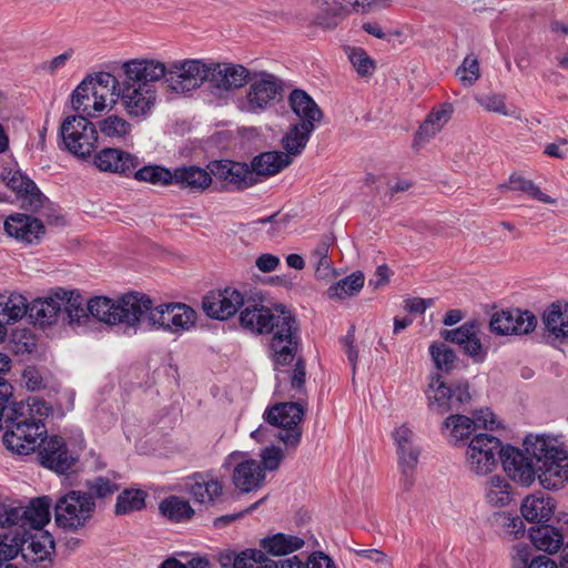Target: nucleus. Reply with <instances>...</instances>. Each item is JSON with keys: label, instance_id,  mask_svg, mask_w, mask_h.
Listing matches in <instances>:
<instances>
[{"label": "nucleus", "instance_id": "obj_17", "mask_svg": "<svg viewBox=\"0 0 568 568\" xmlns=\"http://www.w3.org/2000/svg\"><path fill=\"white\" fill-rule=\"evenodd\" d=\"M153 301L144 293L129 292L116 298L118 324L135 328L140 324L148 325L149 313Z\"/></svg>", "mask_w": 568, "mask_h": 568}, {"label": "nucleus", "instance_id": "obj_29", "mask_svg": "<svg viewBox=\"0 0 568 568\" xmlns=\"http://www.w3.org/2000/svg\"><path fill=\"white\" fill-rule=\"evenodd\" d=\"M65 290L58 288L43 298H37L29 305V316L41 326L51 325L61 316Z\"/></svg>", "mask_w": 568, "mask_h": 568}, {"label": "nucleus", "instance_id": "obj_4", "mask_svg": "<svg viewBox=\"0 0 568 568\" xmlns=\"http://www.w3.org/2000/svg\"><path fill=\"white\" fill-rule=\"evenodd\" d=\"M426 395L429 409L439 415L464 410L471 402L467 379H448L443 374L432 376Z\"/></svg>", "mask_w": 568, "mask_h": 568}, {"label": "nucleus", "instance_id": "obj_28", "mask_svg": "<svg viewBox=\"0 0 568 568\" xmlns=\"http://www.w3.org/2000/svg\"><path fill=\"white\" fill-rule=\"evenodd\" d=\"M173 185L189 193H203L212 184L211 171L197 165H182L173 170Z\"/></svg>", "mask_w": 568, "mask_h": 568}, {"label": "nucleus", "instance_id": "obj_57", "mask_svg": "<svg viewBox=\"0 0 568 568\" xmlns=\"http://www.w3.org/2000/svg\"><path fill=\"white\" fill-rule=\"evenodd\" d=\"M347 57L361 77H369L376 69L375 61L362 48H348Z\"/></svg>", "mask_w": 568, "mask_h": 568}, {"label": "nucleus", "instance_id": "obj_59", "mask_svg": "<svg viewBox=\"0 0 568 568\" xmlns=\"http://www.w3.org/2000/svg\"><path fill=\"white\" fill-rule=\"evenodd\" d=\"M100 132L111 139L126 136L131 131V124L118 115H110L99 123Z\"/></svg>", "mask_w": 568, "mask_h": 568}, {"label": "nucleus", "instance_id": "obj_23", "mask_svg": "<svg viewBox=\"0 0 568 568\" xmlns=\"http://www.w3.org/2000/svg\"><path fill=\"white\" fill-rule=\"evenodd\" d=\"M118 98L121 99L130 115L140 116L146 114L153 108L156 100V90L122 79Z\"/></svg>", "mask_w": 568, "mask_h": 568}, {"label": "nucleus", "instance_id": "obj_7", "mask_svg": "<svg viewBox=\"0 0 568 568\" xmlns=\"http://www.w3.org/2000/svg\"><path fill=\"white\" fill-rule=\"evenodd\" d=\"M210 78L209 63L199 59H185L166 64L165 88L184 94L200 88Z\"/></svg>", "mask_w": 568, "mask_h": 568}, {"label": "nucleus", "instance_id": "obj_50", "mask_svg": "<svg viewBox=\"0 0 568 568\" xmlns=\"http://www.w3.org/2000/svg\"><path fill=\"white\" fill-rule=\"evenodd\" d=\"M159 508L161 514L172 521L186 520L194 515V510L189 501L178 496H170L163 499Z\"/></svg>", "mask_w": 568, "mask_h": 568}, {"label": "nucleus", "instance_id": "obj_15", "mask_svg": "<svg viewBox=\"0 0 568 568\" xmlns=\"http://www.w3.org/2000/svg\"><path fill=\"white\" fill-rule=\"evenodd\" d=\"M251 85L246 94V101L242 110L257 113L266 110L282 92V81L270 73H262L260 79H251Z\"/></svg>", "mask_w": 568, "mask_h": 568}, {"label": "nucleus", "instance_id": "obj_12", "mask_svg": "<svg viewBox=\"0 0 568 568\" xmlns=\"http://www.w3.org/2000/svg\"><path fill=\"white\" fill-rule=\"evenodd\" d=\"M393 438L396 443L400 469L399 487L403 491H408L415 483L414 473L420 450L415 443L414 432L405 425L397 427L393 432Z\"/></svg>", "mask_w": 568, "mask_h": 568}, {"label": "nucleus", "instance_id": "obj_25", "mask_svg": "<svg viewBox=\"0 0 568 568\" xmlns=\"http://www.w3.org/2000/svg\"><path fill=\"white\" fill-rule=\"evenodd\" d=\"M4 230L9 236L28 245L38 244L44 235L43 223L22 213L9 215L4 221Z\"/></svg>", "mask_w": 568, "mask_h": 568}, {"label": "nucleus", "instance_id": "obj_42", "mask_svg": "<svg viewBox=\"0 0 568 568\" xmlns=\"http://www.w3.org/2000/svg\"><path fill=\"white\" fill-rule=\"evenodd\" d=\"M116 300L106 296H94L88 301L89 316L108 325L118 324Z\"/></svg>", "mask_w": 568, "mask_h": 568}, {"label": "nucleus", "instance_id": "obj_37", "mask_svg": "<svg viewBox=\"0 0 568 568\" xmlns=\"http://www.w3.org/2000/svg\"><path fill=\"white\" fill-rule=\"evenodd\" d=\"M312 3L320 10L314 18V24L325 30L335 29L345 17L342 0H312Z\"/></svg>", "mask_w": 568, "mask_h": 568}, {"label": "nucleus", "instance_id": "obj_33", "mask_svg": "<svg viewBox=\"0 0 568 568\" xmlns=\"http://www.w3.org/2000/svg\"><path fill=\"white\" fill-rule=\"evenodd\" d=\"M545 329L556 338L568 337V303L550 304L541 316Z\"/></svg>", "mask_w": 568, "mask_h": 568}, {"label": "nucleus", "instance_id": "obj_2", "mask_svg": "<svg viewBox=\"0 0 568 568\" xmlns=\"http://www.w3.org/2000/svg\"><path fill=\"white\" fill-rule=\"evenodd\" d=\"M1 406L0 430L4 429L6 447L18 455L33 453L39 442L47 435L43 420L52 413L51 406L37 397L29 398L27 403Z\"/></svg>", "mask_w": 568, "mask_h": 568}, {"label": "nucleus", "instance_id": "obj_34", "mask_svg": "<svg viewBox=\"0 0 568 568\" xmlns=\"http://www.w3.org/2000/svg\"><path fill=\"white\" fill-rule=\"evenodd\" d=\"M535 552L529 545H515L511 551V568H559L548 556Z\"/></svg>", "mask_w": 568, "mask_h": 568}, {"label": "nucleus", "instance_id": "obj_49", "mask_svg": "<svg viewBox=\"0 0 568 568\" xmlns=\"http://www.w3.org/2000/svg\"><path fill=\"white\" fill-rule=\"evenodd\" d=\"M364 274L362 272H354L351 275L342 278L327 290L329 298L343 300L356 295L364 285Z\"/></svg>", "mask_w": 568, "mask_h": 568}, {"label": "nucleus", "instance_id": "obj_52", "mask_svg": "<svg viewBox=\"0 0 568 568\" xmlns=\"http://www.w3.org/2000/svg\"><path fill=\"white\" fill-rule=\"evenodd\" d=\"M37 346L34 334L28 328L14 329L8 342V349L16 355L30 354Z\"/></svg>", "mask_w": 568, "mask_h": 568}, {"label": "nucleus", "instance_id": "obj_14", "mask_svg": "<svg viewBox=\"0 0 568 568\" xmlns=\"http://www.w3.org/2000/svg\"><path fill=\"white\" fill-rule=\"evenodd\" d=\"M444 427L449 430L453 440L459 442L468 438L476 429H495L498 428L496 417L488 408L476 410L474 417L452 413L443 423Z\"/></svg>", "mask_w": 568, "mask_h": 568}, {"label": "nucleus", "instance_id": "obj_6", "mask_svg": "<svg viewBox=\"0 0 568 568\" xmlns=\"http://www.w3.org/2000/svg\"><path fill=\"white\" fill-rule=\"evenodd\" d=\"M303 416V407L294 402L275 404L263 414L268 425L281 428L274 436L291 448H296L301 442L302 429L298 425Z\"/></svg>", "mask_w": 568, "mask_h": 568}, {"label": "nucleus", "instance_id": "obj_22", "mask_svg": "<svg viewBox=\"0 0 568 568\" xmlns=\"http://www.w3.org/2000/svg\"><path fill=\"white\" fill-rule=\"evenodd\" d=\"M93 163L101 172L130 178L140 165V160L136 155L124 150L104 148L94 154Z\"/></svg>", "mask_w": 568, "mask_h": 568}, {"label": "nucleus", "instance_id": "obj_27", "mask_svg": "<svg viewBox=\"0 0 568 568\" xmlns=\"http://www.w3.org/2000/svg\"><path fill=\"white\" fill-rule=\"evenodd\" d=\"M54 546L53 537L48 531L40 530L34 535L26 536L21 555L26 561L48 568L52 564Z\"/></svg>", "mask_w": 568, "mask_h": 568}, {"label": "nucleus", "instance_id": "obj_63", "mask_svg": "<svg viewBox=\"0 0 568 568\" xmlns=\"http://www.w3.org/2000/svg\"><path fill=\"white\" fill-rule=\"evenodd\" d=\"M476 100L487 111L499 113L506 116H514L518 120L520 119V114H516L515 110H507L504 95L488 94L479 97Z\"/></svg>", "mask_w": 568, "mask_h": 568}, {"label": "nucleus", "instance_id": "obj_61", "mask_svg": "<svg viewBox=\"0 0 568 568\" xmlns=\"http://www.w3.org/2000/svg\"><path fill=\"white\" fill-rule=\"evenodd\" d=\"M456 75L464 85H473L480 77L477 58L466 57L462 65L457 68Z\"/></svg>", "mask_w": 568, "mask_h": 568}, {"label": "nucleus", "instance_id": "obj_13", "mask_svg": "<svg viewBox=\"0 0 568 568\" xmlns=\"http://www.w3.org/2000/svg\"><path fill=\"white\" fill-rule=\"evenodd\" d=\"M37 448L40 465L58 474H67L78 462V457L70 453L64 439L57 435H45Z\"/></svg>", "mask_w": 568, "mask_h": 568}, {"label": "nucleus", "instance_id": "obj_21", "mask_svg": "<svg viewBox=\"0 0 568 568\" xmlns=\"http://www.w3.org/2000/svg\"><path fill=\"white\" fill-rule=\"evenodd\" d=\"M123 79L144 88H154L160 80L165 84L166 64L154 59H132L121 67Z\"/></svg>", "mask_w": 568, "mask_h": 568}, {"label": "nucleus", "instance_id": "obj_47", "mask_svg": "<svg viewBox=\"0 0 568 568\" xmlns=\"http://www.w3.org/2000/svg\"><path fill=\"white\" fill-rule=\"evenodd\" d=\"M26 534L19 528H11L0 534V562H10L23 549Z\"/></svg>", "mask_w": 568, "mask_h": 568}, {"label": "nucleus", "instance_id": "obj_16", "mask_svg": "<svg viewBox=\"0 0 568 568\" xmlns=\"http://www.w3.org/2000/svg\"><path fill=\"white\" fill-rule=\"evenodd\" d=\"M505 473L515 483L528 487L536 479V462L532 455L507 445L504 446L500 459Z\"/></svg>", "mask_w": 568, "mask_h": 568}, {"label": "nucleus", "instance_id": "obj_1", "mask_svg": "<svg viewBox=\"0 0 568 568\" xmlns=\"http://www.w3.org/2000/svg\"><path fill=\"white\" fill-rule=\"evenodd\" d=\"M240 324L255 334H272L270 348L276 365L285 366L295 358L300 345L298 323L285 305L270 308L247 301L240 314Z\"/></svg>", "mask_w": 568, "mask_h": 568}, {"label": "nucleus", "instance_id": "obj_60", "mask_svg": "<svg viewBox=\"0 0 568 568\" xmlns=\"http://www.w3.org/2000/svg\"><path fill=\"white\" fill-rule=\"evenodd\" d=\"M515 308L495 312L489 321L490 331L497 335H514Z\"/></svg>", "mask_w": 568, "mask_h": 568}, {"label": "nucleus", "instance_id": "obj_56", "mask_svg": "<svg viewBox=\"0 0 568 568\" xmlns=\"http://www.w3.org/2000/svg\"><path fill=\"white\" fill-rule=\"evenodd\" d=\"M479 329V323L477 321H469L464 323L462 326L454 329H445L442 332V337L450 343H455L463 348V346L471 338L475 337V333Z\"/></svg>", "mask_w": 568, "mask_h": 568}, {"label": "nucleus", "instance_id": "obj_43", "mask_svg": "<svg viewBox=\"0 0 568 568\" xmlns=\"http://www.w3.org/2000/svg\"><path fill=\"white\" fill-rule=\"evenodd\" d=\"M61 316L69 324H81L88 320V306L84 307V300L77 291L65 290Z\"/></svg>", "mask_w": 568, "mask_h": 568}, {"label": "nucleus", "instance_id": "obj_35", "mask_svg": "<svg viewBox=\"0 0 568 568\" xmlns=\"http://www.w3.org/2000/svg\"><path fill=\"white\" fill-rule=\"evenodd\" d=\"M530 540L534 547L548 554L557 552L562 544L561 531L550 525H538L529 530Z\"/></svg>", "mask_w": 568, "mask_h": 568}, {"label": "nucleus", "instance_id": "obj_39", "mask_svg": "<svg viewBox=\"0 0 568 568\" xmlns=\"http://www.w3.org/2000/svg\"><path fill=\"white\" fill-rule=\"evenodd\" d=\"M511 486L500 475L489 477L485 483V499L493 507H505L511 500Z\"/></svg>", "mask_w": 568, "mask_h": 568}, {"label": "nucleus", "instance_id": "obj_5", "mask_svg": "<svg viewBox=\"0 0 568 568\" xmlns=\"http://www.w3.org/2000/svg\"><path fill=\"white\" fill-rule=\"evenodd\" d=\"M95 507L90 495L81 490H70L54 506L55 523L64 529L78 530L93 517Z\"/></svg>", "mask_w": 568, "mask_h": 568}, {"label": "nucleus", "instance_id": "obj_20", "mask_svg": "<svg viewBox=\"0 0 568 568\" xmlns=\"http://www.w3.org/2000/svg\"><path fill=\"white\" fill-rule=\"evenodd\" d=\"M0 176L7 185L21 199L23 206L36 212L43 206L47 200L36 183L24 175L21 170L2 168Z\"/></svg>", "mask_w": 568, "mask_h": 568}, {"label": "nucleus", "instance_id": "obj_11", "mask_svg": "<svg viewBox=\"0 0 568 568\" xmlns=\"http://www.w3.org/2000/svg\"><path fill=\"white\" fill-rule=\"evenodd\" d=\"M50 506L51 499L43 496L32 499L29 506L3 508V514H0V527L14 526L26 535L27 526L40 531L50 520Z\"/></svg>", "mask_w": 568, "mask_h": 568}, {"label": "nucleus", "instance_id": "obj_9", "mask_svg": "<svg viewBox=\"0 0 568 568\" xmlns=\"http://www.w3.org/2000/svg\"><path fill=\"white\" fill-rule=\"evenodd\" d=\"M59 134L64 148L79 158L90 155L98 142L97 129L84 115L67 116Z\"/></svg>", "mask_w": 568, "mask_h": 568}, {"label": "nucleus", "instance_id": "obj_58", "mask_svg": "<svg viewBox=\"0 0 568 568\" xmlns=\"http://www.w3.org/2000/svg\"><path fill=\"white\" fill-rule=\"evenodd\" d=\"M345 17L351 13H372L389 8V0H342Z\"/></svg>", "mask_w": 568, "mask_h": 568}, {"label": "nucleus", "instance_id": "obj_55", "mask_svg": "<svg viewBox=\"0 0 568 568\" xmlns=\"http://www.w3.org/2000/svg\"><path fill=\"white\" fill-rule=\"evenodd\" d=\"M509 184L511 190L527 193L531 197L542 203H556L555 199L541 192V190L531 180H527L520 175L513 174L509 178Z\"/></svg>", "mask_w": 568, "mask_h": 568}, {"label": "nucleus", "instance_id": "obj_3", "mask_svg": "<svg viewBox=\"0 0 568 568\" xmlns=\"http://www.w3.org/2000/svg\"><path fill=\"white\" fill-rule=\"evenodd\" d=\"M524 445L527 454L535 458L536 477L542 488L558 490L568 483V452L545 436H528Z\"/></svg>", "mask_w": 568, "mask_h": 568}, {"label": "nucleus", "instance_id": "obj_8", "mask_svg": "<svg viewBox=\"0 0 568 568\" xmlns=\"http://www.w3.org/2000/svg\"><path fill=\"white\" fill-rule=\"evenodd\" d=\"M503 448L500 439L494 435H475L465 452L467 469L477 476L491 473L497 467Z\"/></svg>", "mask_w": 568, "mask_h": 568}, {"label": "nucleus", "instance_id": "obj_53", "mask_svg": "<svg viewBox=\"0 0 568 568\" xmlns=\"http://www.w3.org/2000/svg\"><path fill=\"white\" fill-rule=\"evenodd\" d=\"M84 486L87 491L83 493L90 495L92 500H94V498H109L120 489V486L116 483L104 476H97L92 479H88L85 480Z\"/></svg>", "mask_w": 568, "mask_h": 568}, {"label": "nucleus", "instance_id": "obj_18", "mask_svg": "<svg viewBox=\"0 0 568 568\" xmlns=\"http://www.w3.org/2000/svg\"><path fill=\"white\" fill-rule=\"evenodd\" d=\"M243 305H245L243 294L232 287L217 292L212 291L202 301V308L205 314L220 321L230 318Z\"/></svg>", "mask_w": 568, "mask_h": 568}, {"label": "nucleus", "instance_id": "obj_54", "mask_svg": "<svg viewBox=\"0 0 568 568\" xmlns=\"http://www.w3.org/2000/svg\"><path fill=\"white\" fill-rule=\"evenodd\" d=\"M429 353L438 371L448 374L455 367L457 356L445 344H432Z\"/></svg>", "mask_w": 568, "mask_h": 568}, {"label": "nucleus", "instance_id": "obj_44", "mask_svg": "<svg viewBox=\"0 0 568 568\" xmlns=\"http://www.w3.org/2000/svg\"><path fill=\"white\" fill-rule=\"evenodd\" d=\"M136 181L155 186L173 185V170L158 164L144 165L135 169L132 175Z\"/></svg>", "mask_w": 568, "mask_h": 568}, {"label": "nucleus", "instance_id": "obj_46", "mask_svg": "<svg viewBox=\"0 0 568 568\" xmlns=\"http://www.w3.org/2000/svg\"><path fill=\"white\" fill-rule=\"evenodd\" d=\"M333 243L331 236H323L320 243L311 252L310 261L315 267V276L324 280L333 274V267L328 257V251Z\"/></svg>", "mask_w": 568, "mask_h": 568}, {"label": "nucleus", "instance_id": "obj_40", "mask_svg": "<svg viewBox=\"0 0 568 568\" xmlns=\"http://www.w3.org/2000/svg\"><path fill=\"white\" fill-rule=\"evenodd\" d=\"M29 314V304L27 298L18 293L10 295H0V322L14 323Z\"/></svg>", "mask_w": 568, "mask_h": 568}, {"label": "nucleus", "instance_id": "obj_45", "mask_svg": "<svg viewBox=\"0 0 568 568\" xmlns=\"http://www.w3.org/2000/svg\"><path fill=\"white\" fill-rule=\"evenodd\" d=\"M92 91L91 79H84L72 93V108L78 115H84L85 118L93 116L98 111L93 110L94 99Z\"/></svg>", "mask_w": 568, "mask_h": 568}, {"label": "nucleus", "instance_id": "obj_64", "mask_svg": "<svg viewBox=\"0 0 568 568\" xmlns=\"http://www.w3.org/2000/svg\"><path fill=\"white\" fill-rule=\"evenodd\" d=\"M271 560L263 550L246 549L240 552L237 568H264Z\"/></svg>", "mask_w": 568, "mask_h": 568}, {"label": "nucleus", "instance_id": "obj_51", "mask_svg": "<svg viewBox=\"0 0 568 568\" xmlns=\"http://www.w3.org/2000/svg\"><path fill=\"white\" fill-rule=\"evenodd\" d=\"M145 493L140 489H125L119 494L115 504L116 515H126L139 511L145 506Z\"/></svg>", "mask_w": 568, "mask_h": 568}, {"label": "nucleus", "instance_id": "obj_36", "mask_svg": "<svg viewBox=\"0 0 568 568\" xmlns=\"http://www.w3.org/2000/svg\"><path fill=\"white\" fill-rule=\"evenodd\" d=\"M294 123L290 126L288 131L282 138V146L291 159L297 156L305 149L315 125Z\"/></svg>", "mask_w": 568, "mask_h": 568}, {"label": "nucleus", "instance_id": "obj_38", "mask_svg": "<svg viewBox=\"0 0 568 568\" xmlns=\"http://www.w3.org/2000/svg\"><path fill=\"white\" fill-rule=\"evenodd\" d=\"M304 544V540L297 536L278 532L263 538L260 546L263 551L272 556H284L301 549Z\"/></svg>", "mask_w": 568, "mask_h": 568}, {"label": "nucleus", "instance_id": "obj_41", "mask_svg": "<svg viewBox=\"0 0 568 568\" xmlns=\"http://www.w3.org/2000/svg\"><path fill=\"white\" fill-rule=\"evenodd\" d=\"M193 480L190 494L200 504H213L215 498L222 494L223 486L217 479L197 474Z\"/></svg>", "mask_w": 568, "mask_h": 568}, {"label": "nucleus", "instance_id": "obj_26", "mask_svg": "<svg viewBox=\"0 0 568 568\" xmlns=\"http://www.w3.org/2000/svg\"><path fill=\"white\" fill-rule=\"evenodd\" d=\"M242 458V453H233L229 457L230 462L236 463L233 470V484L243 493H250L262 486L265 473L258 462Z\"/></svg>", "mask_w": 568, "mask_h": 568}, {"label": "nucleus", "instance_id": "obj_62", "mask_svg": "<svg viewBox=\"0 0 568 568\" xmlns=\"http://www.w3.org/2000/svg\"><path fill=\"white\" fill-rule=\"evenodd\" d=\"M513 321L514 335H527L537 327V317L530 311L515 308Z\"/></svg>", "mask_w": 568, "mask_h": 568}, {"label": "nucleus", "instance_id": "obj_32", "mask_svg": "<svg viewBox=\"0 0 568 568\" xmlns=\"http://www.w3.org/2000/svg\"><path fill=\"white\" fill-rule=\"evenodd\" d=\"M292 163V159L281 151L263 152L253 158L250 171L254 176H271L277 174Z\"/></svg>", "mask_w": 568, "mask_h": 568}, {"label": "nucleus", "instance_id": "obj_48", "mask_svg": "<svg viewBox=\"0 0 568 568\" xmlns=\"http://www.w3.org/2000/svg\"><path fill=\"white\" fill-rule=\"evenodd\" d=\"M454 108L450 103H445L439 109L433 110L419 126V136L433 138L450 120Z\"/></svg>", "mask_w": 568, "mask_h": 568}, {"label": "nucleus", "instance_id": "obj_24", "mask_svg": "<svg viewBox=\"0 0 568 568\" xmlns=\"http://www.w3.org/2000/svg\"><path fill=\"white\" fill-rule=\"evenodd\" d=\"M210 78L207 81L223 91L244 87L251 80L250 71L242 64L230 62L209 63Z\"/></svg>", "mask_w": 568, "mask_h": 568}, {"label": "nucleus", "instance_id": "obj_10", "mask_svg": "<svg viewBox=\"0 0 568 568\" xmlns=\"http://www.w3.org/2000/svg\"><path fill=\"white\" fill-rule=\"evenodd\" d=\"M196 312L183 303H165L154 306L148 317V326L173 334L189 331L196 323Z\"/></svg>", "mask_w": 568, "mask_h": 568}, {"label": "nucleus", "instance_id": "obj_30", "mask_svg": "<svg viewBox=\"0 0 568 568\" xmlns=\"http://www.w3.org/2000/svg\"><path fill=\"white\" fill-rule=\"evenodd\" d=\"M556 509L555 499L544 493L527 496L520 506L523 517L530 523L545 524L550 520Z\"/></svg>", "mask_w": 568, "mask_h": 568}, {"label": "nucleus", "instance_id": "obj_19", "mask_svg": "<svg viewBox=\"0 0 568 568\" xmlns=\"http://www.w3.org/2000/svg\"><path fill=\"white\" fill-rule=\"evenodd\" d=\"M207 169L211 176L225 182L231 190L241 191L253 186L260 180L250 171L246 163L233 162L229 160L213 161L209 163Z\"/></svg>", "mask_w": 568, "mask_h": 568}, {"label": "nucleus", "instance_id": "obj_31", "mask_svg": "<svg viewBox=\"0 0 568 568\" xmlns=\"http://www.w3.org/2000/svg\"><path fill=\"white\" fill-rule=\"evenodd\" d=\"M288 103L293 113L298 118L300 124L312 125L320 123L323 119V112L317 103L303 90L295 89L288 97Z\"/></svg>", "mask_w": 568, "mask_h": 568}]
</instances>
